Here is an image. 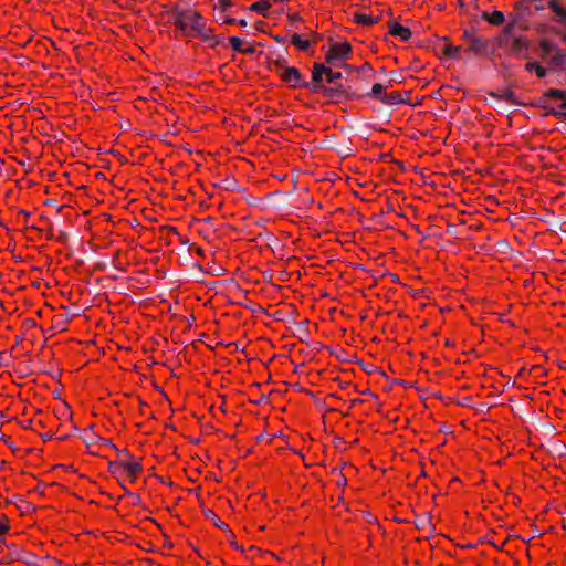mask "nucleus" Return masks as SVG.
I'll use <instances>...</instances> for the list:
<instances>
[{
	"instance_id": "b1692460",
	"label": "nucleus",
	"mask_w": 566,
	"mask_h": 566,
	"mask_svg": "<svg viewBox=\"0 0 566 566\" xmlns=\"http://www.w3.org/2000/svg\"><path fill=\"white\" fill-rule=\"evenodd\" d=\"M186 12H178L177 18L175 20V24L181 30L185 31L187 25L189 24V20L185 17Z\"/></svg>"
},
{
	"instance_id": "ddd939ff",
	"label": "nucleus",
	"mask_w": 566,
	"mask_h": 566,
	"mask_svg": "<svg viewBox=\"0 0 566 566\" xmlns=\"http://www.w3.org/2000/svg\"><path fill=\"white\" fill-rule=\"evenodd\" d=\"M84 441L85 443L87 444V447H91L95 443H99V444H103V446H108L111 447L112 449H115V446L111 442V440L108 439H105V438H102L99 436H96L94 432L91 431L90 434H87L86 437H84Z\"/></svg>"
},
{
	"instance_id": "f3484780",
	"label": "nucleus",
	"mask_w": 566,
	"mask_h": 566,
	"mask_svg": "<svg viewBox=\"0 0 566 566\" xmlns=\"http://www.w3.org/2000/svg\"><path fill=\"white\" fill-rule=\"evenodd\" d=\"M270 7H271V4L266 0H261V1L254 2L250 7V10L258 12L259 14H262L263 17H266Z\"/></svg>"
},
{
	"instance_id": "6e6552de",
	"label": "nucleus",
	"mask_w": 566,
	"mask_h": 566,
	"mask_svg": "<svg viewBox=\"0 0 566 566\" xmlns=\"http://www.w3.org/2000/svg\"><path fill=\"white\" fill-rule=\"evenodd\" d=\"M10 549L9 560H21L28 565L34 564L36 556L32 553L25 552L15 545H8Z\"/></svg>"
},
{
	"instance_id": "7c9ffc66",
	"label": "nucleus",
	"mask_w": 566,
	"mask_h": 566,
	"mask_svg": "<svg viewBox=\"0 0 566 566\" xmlns=\"http://www.w3.org/2000/svg\"><path fill=\"white\" fill-rule=\"evenodd\" d=\"M308 323V321H304V322H301V323H297L296 324V328H297V332L300 334H304L306 335L307 334V328H306V324Z\"/></svg>"
},
{
	"instance_id": "a19ab883",
	"label": "nucleus",
	"mask_w": 566,
	"mask_h": 566,
	"mask_svg": "<svg viewBox=\"0 0 566 566\" xmlns=\"http://www.w3.org/2000/svg\"><path fill=\"white\" fill-rule=\"evenodd\" d=\"M241 52H243V53H253L254 49L253 48L242 49Z\"/></svg>"
},
{
	"instance_id": "72a5a7b5",
	"label": "nucleus",
	"mask_w": 566,
	"mask_h": 566,
	"mask_svg": "<svg viewBox=\"0 0 566 566\" xmlns=\"http://www.w3.org/2000/svg\"><path fill=\"white\" fill-rule=\"evenodd\" d=\"M207 42H209L211 46H217L218 44H220L222 42V40L210 33V39Z\"/></svg>"
},
{
	"instance_id": "c9c22d12",
	"label": "nucleus",
	"mask_w": 566,
	"mask_h": 566,
	"mask_svg": "<svg viewBox=\"0 0 566 566\" xmlns=\"http://www.w3.org/2000/svg\"><path fill=\"white\" fill-rule=\"evenodd\" d=\"M114 450L117 452V454H119V455H125L127 459H132V455H130V453H129V451H128L127 449L118 450V449L115 447V449H114Z\"/></svg>"
},
{
	"instance_id": "0eeeda50",
	"label": "nucleus",
	"mask_w": 566,
	"mask_h": 566,
	"mask_svg": "<svg viewBox=\"0 0 566 566\" xmlns=\"http://www.w3.org/2000/svg\"><path fill=\"white\" fill-rule=\"evenodd\" d=\"M545 96L548 98H555L560 99V109H554L551 108L547 111L548 115L555 116V117H566V91L564 90H557V88H549L545 92Z\"/></svg>"
},
{
	"instance_id": "c85d7f7f",
	"label": "nucleus",
	"mask_w": 566,
	"mask_h": 566,
	"mask_svg": "<svg viewBox=\"0 0 566 566\" xmlns=\"http://www.w3.org/2000/svg\"><path fill=\"white\" fill-rule=\"evenodd\" d=\"M557 17L558 22H565L566 21V9L559 7L557 11L554 12Z\"/></svg>"
},
{
	"instance_id": "9b49d317",
	"label": "nucleus",
	"mask_w": 566,
	"mask_h": 566,
	"mask_svg": "<svg viewBox=\"0 0 566 566\" xmlns=\"http://www.w3.org/2000/svg\"><path fill=\"white\" fill-rule=\"evenodd\" d=\"M203 515L210 520L218 528L224 531L230 535L231 537H234L233 533L229 530L228 525L220 521L218 515L210 509L203 507L202 509Z\"/></svg>"
},
{
	"instance_id": "e433bc0d",
	"label": "nucleus",
	"mask_w": 566,
	"mask_h": 566,
	"mask_svg": "<svg viewBox=\"0 0 566 566\" xmlns=\"http://www.w3.org/2000/svg\"><path fill=\"white\" fill-rule=\"evenodd\" d=\"M560 6L556 0H549L548 8L553 10V12L557 11Z\"/></svg>"
},
{
	"instance_id": "a18cd8bd",
	"label": "nucleus",
	"mask_w": 566,
	"mask_h": 566,
	"mask_svg": "<svg viewBox=\"0 0 566 566\" xmlns=\"http://www.w3.org/2000/svg\"><path fill=\"white\" fill-rule=\"evenodd\" d=\"M342 66L347 70H354V67L349 66L348 64H342Z\"/></svg>"
},
{
	"instance_id": "864d4df0",
	"label": "nucleus",
	"mask_w": 566,
	"mask_h": 566,
	"mask_svg": "<svg viewBox=\"0 0 566 566\" xmlns=\"http://www.w3.org/2000/svg\"><path fill=\"white\" fill-rule=\"evenodd\" d=\"M3 465H4V462H1V463H0V468H2Z\"/></svg>"
},
{
	"instance_id": "8fccbe9b",
	"label": "nucleus",
	"mask_w": 566,
	"mask_h": 566,
	"mask_svg": "<svg viewBox=\"0 0 566 566\" xmlns=\"http://www.w3.org/2000/svg\"><path fill=\"white\" fill-rule=\"evenodd\" d=\"M458 3H459V6H461V7H462V6H464V3H463V1H462V0H459V1H458Z\"/></svg>"
},
{
	"instance_id": "473e14b6",
	"label": "nucleus",
	"mask_w": 566,
	"mask_h": 566,
	"mask_svg": "<svg viewBox=\"0 0 566 566\" xmlns=\"http://www.w3.org/2000/svg\"><path fill=\"white\" fill-rule=\"evenodd\" d=\"M9 530V523L7 518L0 521V534H4Z\"/></svg>"
},
{
	"instance_id": "6ab92c4d",
	"label": "nucleus",
	"mask_w": 566,
	"mask_h": 566,
	"mask_svg": "<svg viewBox=\"0 0 566 566\" xmlns=\"http://www.w3.org/2000/svg\"><path fill=\"white\" fill-rule=\"evenodd\" d=\"M491 95L499 99L511 102L512 104H515V105H522V103L517 102L513 92L510 90L504 91L502 94L492 93Z\"/></svg>"
},
{
	"instance_id": "de8ad7c7",
	"label": "nucleus",
	"mask_w": 566,
	"mask_h": 566,
	"mask_svg": "<svg viewBox=\"0 0 566 566\" xmlns=\"http://www.w3.org/2000/svg\"><path fill=\"white\" fill-rule=\"evenodd\" d=\"M136 500H134V503H137V501L139 500V496L135 495V494H132Z\"/></svg>"
},
{
	"instance_id": "1a4fd4ad",
	"label": "nucleus",
	"mask_w": 566,
	"mask_h": 566,
	"mask_svg": "<svg viewBox=\"0 0 566 566\" xmlns=\"http://www.w3.org/2000/svg\"><path fill=\"white\" fill-rule=\"evenodd\" d=\"M313 72L325 75L326 82H336L343 78V74L340 72H334L329 66H326L323 63H315L313 65Z\"/></svg>"
},
{
	"instance_id": "f257e3e1",
	"label": "nucleus",
	"mask_w": 566,
	"mask_h": 566,
	"mask_svg": "<svg viewBox=\"0 0 566 566\" xmlns=\"http://www.w3.org/2000/svg\"><path fill=\"white\" fill-rule=\"evenodd\" d=\"M272 70H274L282 78L284 83H286L291 87H303V80L298 69L294 66H286L283 61L276 60L272 63Z\"/></svg>"
},
{
	"instance_id": "09e8293b",
	"label": "nucleus",
	"mask_w": 566,
	"mask_h": 566,
	"mask_svg": "<svg viewBox=\"0 0 566 566\" xmlns=\"http://www.w3.org/2000/svg\"><path fill=\"white\" fill-rule=\"evenodd\" d=\"M274 2H286L287 0H273Z\"/></svg>"
},
{
	"instance_id": "cd10ccee",
	"label": "nucleus",
	"mask_w": 566,
	"mask_h": 566,
	"mask_svg": "<svg viewBox=\"0 0 566 566\" xmlns=\"http://www.w3.org/2000/svg\"><path fill=\"white\" fill-rule=\"evenodd\" d=\"M229 41H230L233 50H235L238 52L242 51V41L239 38L232 36L229 39Z\"/></svg>"
},
{
	"instance_id": "f03ea898",
	"label": "nucleus",
	"mask_w": 566,
	"mask_h": 566,
	"mask_svg": "<svg viewBox=\"0 0 566 566\" xmlns=\"http://www.w3.org/2000/svg\"><path fill=\"white\" fill-rule=\"evenodd\" d=\"M324 76L319 73L312 72V82H304L303 87L313 93H321L326 97H337L344 92L340 86H325L323 85Z\"/></svg>"
},
{
	"instance_id": "20e7f679",
	"label": "nucleus",
	"mask_w": 566,
	"mask_h": 566,
	"mask_svg": "<svg viewBox=\"0 0 566 566\" xmlns=\"http://www.w3.org/2000/svg\"><path fill=\"white\" fill-rule=\"evenodd\" d=\"M352 50V45L346 41L333 43L326 52V63L329 65H337L338 62H343L349 57Z\"/></svg>"
},
{
	"instance_id": "49530a36",
	"label": "nucleus",
	"mask_w": 566,
	"mask_h": 566,
	"mask_svg": "<svg viewBox=\"0 0 566 566\" xmlns=\"http://www.w3.org/2000/svg\"><path fill=\"white\" fill-rule=\"evenodd\" d=\"M136 500H134V503H137V501L139 500V496L135 495V494H132Z\"/></svg>"
},
{
	"instance_id": "58836bf2",
	"label": "nucleus",
	"mask_w": 566,
	"mask_h": 566,
	"mask_svg": "<svg viewBox=\"0 0 566 566\" xmlns=\"http://www.w3.org/2000/svg\"><path fill=\"white\" fill-rule=\"evenodd\" d=\"M229 538L231 539V545L235 548V549H239V551H243L242 546H239L235 541H233V537H231L229 535Z\"/></svg>"
},
{
	"instance_id": "aec40b11",
	"label": "nucleus",
	"mask_w": 566,
	"mask_h": 566,
	"mask_svg": "<svg viewBox=\"0 0 566 566\" xmlns=\"http://www.w3.org/2000/svg\"><path fill=\"white\" fill-rule=\"evenodd\" d=\"M291 42L302 51H306L310 46V42L307 40H302L301 35L297 33L292 35Z\"/></svg>"
},
{
	"instance_id": "2f4dec72",
	"label": "nucleus",
	"mask_w": 566,
	"mask_h": 566,
	"mask_svg": "<svg viewBox=\"0 0 566 566\" xmlns=\"http://www.w3.org/2000/svg\"><path fill=\"white\" fill-rule=\"evenodd\" d=\"M219 6L221 9V12H224L228 8L232 6V2L230 0H219Z\"/></svg>"
},
{
	"instance_id": "4c0bfd02",
	"label": "nucleus",
	"mask_w": 566,
	"mask_h": 566,
	"mask_svg": "<svg viewBox=\"0 0 566 566\" xmlns=\"http://www.w3.org/2000/svg\"><path fill=\"white\" fill-rule=\"evenodd\" d=\"M219 19L222 20V22L227 23V24H233L235 22V19L229 18V17H223L221 14H220Z\"/></svg>"
},
{
	"instance_id": "9d476101",
	"label": "nucleus",
	"mask_w": 566,
	"mask_h": 566,
	"mask_svg": "<svg viewBox=\"0 0 566 566\" xmlns=\"http://www.w3.org/2000/svg\"><path fill=\"white\" fill-rule=\"evenodd\" d=\"M388 27H389V33L391 35L400 38L402 41H408L412 35L410 29L399 24L396 21H389Z\"/></svg>"
},
{
	"instance_id": "603ef678",
	"label": "nucleus",
	"mask_w": 566,
	"mask_h": 566,
	"mask_svg": "<svg viewBox=\"0 0 566 566\" xmlns=\"http://www.w3.org/2000/svg\"><path fill=\"white\" fill-rule=\"evenodd\" d=\"M346 482V479H343V481H339V484H343Z\"/></svg>"
},
{
	"instance_id": "ea45409f",
	"label": "nucleus",
	"mask_w": 566,
	"mask_h": 566,
	"mask_svg": "<svg viewBox=\"0 0 566 566\" xmlns=\"http://www.w3.org/2000/svg\"><path fill=\"white\" fill-rule=\"evenodd\" d=\"M238 24L241 27V28H245L248 25V22L247 20L242 19V20H239L238 21Z\"/></svg>"
},
{
	"instance_id": "2eb2a0df",
	"label": "nucleus",
	"mask_w": 566,
	"mask_h": 566,
	"mask_svg": "<svg viewBox=\"0 0 566 566\" xmlns=\"http://www.w3.org/2000/svg\"><path fill=\"white\" fill-rule=\"evenodd\" d=\"M482 17L483 19L488 20L491 24L494 25H501L505 20L504 13L497 10L493 11L491 14L484 12Z\"/></svg>"
},
{
	"instance_id": "f8f14e48",
	"label": "nucleus",
	"mask_w": 566,
	"mask_h": 566,
	"mask_svg": "<svg viewBox=\"0 0 566 566\" xmlns=\"http://www.w3.org/2000/svg\"><path fill=\"white\" fill-rule=\"evenodd\" d=\"M118 464L127 471L132 479H135L136 474L143 470L142 463L139 461H120Z\"/></svg>"
},
{
	"instance_id": "dca6fc26",
	"label": "nucleus",
	"mask_w": 566,
	"mask_h": 566,
	"mask_svg": "<svg viewBox=\"0 0 566 566\" xmlns=\"http://www.w3.org/2000/svg\"><path fill=\"white\" fill-rule=\"evenodd\" d=\"M354 19L357 23L364 24V25H373L379 22V17H373L365 13H356L354 15Z\"/></svg>"
},
{
	"instance_id": "a878e982",
	"label": "nucleus",
	"mask_w": 566,
	"mask_h": 566,
	"mask_svg": "<svg viewBox=\"0 0 566 566\" xmlns=\"http://www.w3.org/2000/svg\"><path fill=\"white\" fill-rule=\"evenodd\" d=\"M528 105L533 106V107H541V108H547V97L545 96V94L543 96H541L539 98L531 102Z\"/></svg>"
},
{
	"instance_id": "3c124183",
	"label": "nucleus",
	"mask_w": 566,
	"mask_h": 566,
	"mask_svg": "<svg viewBox=\"0 0 566 566\" xmlns=\"http://www.w3.org/2000/svg\"><path fill=\"white\" fill-rule=\"evenodd\" d=\"M346 482V479H343V481H339V484H343Z\"/></svg>"
},
{
	"instance_id": "f704fd0d",
	"label": "nucleus",
	"mask_w": 566,
	"mask_h": 566,
	"mask_svg": "<svg viewBox=\"0 0 566 566\" xmlns=\"http://www.w3.org/2000/svg\"><path fill=\"white\" fill-rule=\"evenodd\" d=\"M359 73H365L371 71V66L369 63L365 62L359 69H357Z\"/></svg>"
},
{
	"instance_id": "4468645a",
	"label": "nucleus",
	"mask_w": 566,
	"mask_h": 566,
	"mask_svg": "<svg viewBox=\"0 0 566 566\" xmlns=\"http://www.w3.org/2000/svg\"><path fill=\"white\" fill-rule=\"evenodd\" d=\"M328 83L331 84V86H340V88L344 91L342 93V95H339L337 97H327L329 101L339 102L340 99L348 98L353 95L350 92V87L346 86L344 83H342V80H338L336 82H328Z\"/></svg>"
},
{
	"instance_id": "79ce46f5",
	"label": "nucleus",
	"mask_w": 566,
	"mask_h": 566,
	"mask_svg": "<svg viewBox=\"0 0 566 566\" xmlns=\"http://www.w3.org/2000/svg\"><path fill=\"white\" fill-rule=\"evenodd\" d=\"M535 9H536L537 11H542V10L544 9V6H543V4H541V3H537V6L535 7Z\"/></svg>"
},
{
	"instance_id": "39448f33",
	"label": "nucleus",
	"mask_w": 566,
	"mask_h": 566,
	"mask_svg": "<svg viewBox=\"0 0 566 566\" xmlns=\"http://www.w3.org/2000/svg\"><path fill=\"white\" fill-rule=\"evenodd\" d=\"M515 25L513 23L507 24L503 31V38L500 40V45H504L509 39L512 40L510 50L512 53H520L526 49L528 43L524 36H517L513 33Z\"/></svg>"
},
{
	"instance_id": "4be33fe9",
	"label": "nucleus",
	"mask_w": 566,
	"mask_h": 566,
	"mask_svg": "<svg viewBox=\"0 0 566 566\" xmlns=\"http://www.w3.org/2000/svg\"><path fill=\"white\" fill-rule=\"evenodd\" d=\"M381 102L389 105H395L401 103L400 94L398 92H392L390 94H384L381 97Z\"/></svg>"
},
{
	"instance_id": "5fc2aeb1",
	"label": "nucleus",
	"mask_w": 566,
	"mask_h": 566,
	"mask_svg": "<svg viewBox=\"0 0 566 566\" xmlns=\"http://www.w3.org/2000/svg\"><path fill=\"white\" fill-rule=\"evenodd\" d=\"M563 40L566 42V34L563 36Z\"/></svg>"
},
{
	"instance_id": "5701e85b",
	"label": "nucleus",
	"mask_w": 566,
	"mask_h": 566,
	"mask_svg": "<svg viewBox=\"0 0 566 566\" xmlns=\"http://www.w3.org/2000/svg\"><path fill=\"white\" fill-rule=\"evenodd\" d=\"M382 91H384V85L380 83H376L373 85L371 91L368 93V96H371L374 98L381 101V97H384Z\"/></svg>"
},
{
	"instance_id": "c756f323",
	"label": "nucleus",
	"mask_w": 566,
	"mask_h": 566,
	"mask_svg": "<svg viewBox=\"0 0 566 566\" xmlns=\"http://www.w3.org/2000/svg\"><path fill=\"white\" fill-rule=\"evenodd\" d=\"M553 61H554V63H556V64L560 65V64L565 63V61H566V55H565L563 52L558 51V52L554 55Z\"/></svg>"
},
{
	"instance_id": "a211bd4d",
	"label": "nucleus",
	"mask_w": 566,
	"mask_h": 566,
	"mask_svg": "<svg viewBox=\"0 0 566 566\" xmlns=\"http://www.w3.org/2000/svg\"><path fill=\"white\" fill-rule=\"evenodd\" d=\"M442 53L449 59L457 60L459 59V53L461 51V46H453L452 44H443L441 48Z\"/></svg>"
},
{
	"instance_id": "bb28decb",
	"label": "nucleus",
	"mask_w": 566,
	"mask_h": 566,
	"mask_svg": "<svg viewBox=\"0 0 566 566\" xmlns=\"http://www.w3.org/2000/svg\"><path fill=\"white\" fill-rule=\"evenodd\" d=\"M554 46L547 40L541 42V50L543 55H548L553 51Z\"/></svg>"
},
{
	"instance_id": "37998d69",
	"label": "nucleus",
	"mask_w": 566,
	"mask_h": 566,
	"mask_svg": "<svg viewBox=\"0 0 566 566\" xmlns=\"http://www.w3.org/2000/svg\"><path fill=\"white\" fill-rule=\"evenodd\" d=\"M115 467H119L118 462L117 463L116 462H111L109 463V468L111 469H114Z\"/></svg>"
},
{
	"instance_id": "412c9836",
	"label": "nucleus",
	"mask_w": 566,
	"mask_h": 566,
	"mask_svg": "<svg viewBox=\"0 0 566 566\" xmlns=\"http://www.w3.org/2000/svg\"><path fill=\"white\" fill-rule=\"evenodd\" d=\"M525 69L527 71H534L536 72V75L539 77V78H543L546 76V70L539 65L538 63L536 62H530L525 65Z\"/></svg>"
},
{
	"instance_id": "423d86ee",
	"label": "nucleus",
	"mask_w": 566,
	"mask_h": 566,
	"mask_svg": "<svg viewBox=\"0 0 566 566\" xmlns=\"http://www.w3.org/2000/svg\"><path fill=\"white\" fill-rule=\"evenodd\" d=\"M185 17L189 20V25L192 30L202 38L203 41H208L210 39L211 29L206 28L203 24V18L200 13L196 11H186Z\"/></svg>"
},
{
	"instance_id": "393cba45",
	"label": "nucleus",
	"mask_w": 566,
	"mask_h": 566,
	"mask_svg": "<svg viewBox=\"0 0 566 566\" xmlns=\"http://www.w3.org/2000/svg\"><path fill=\"white\" fill-rule=\"evenodd\" d=\"M416 526L420 530H423L426 528L427 526H429L431 530H433L434 527L430 524V515H424V516H421L419 517L417 521H416Z\"/></svg>"
},
{
	"instance_id": "7ed1b4c3",
	"label": "nucleus",
	"mask_w": 566,
	"mask_h": 566,
	"mask_svg": "<svg viewBox=\"0 0 566 566\" xmlns=\"http://www.w3.org/2000/svg\"><path fill=\"white\" fill-rule=\"evenodd\" d=\"M462 39L467 42V50L475 55H488L490 53V43L486 39L476 35L474 30H464Z\"/></svg>"
},
{
	"instance_id": "c03bdc74",
	"label": "nucleus",
	"mask_w": 566,
	"mask_h": 566,
	"mask_svg": "<svg viewBox=\"0 0 566 566\" xmlns=\"http://www.w3.org/2000/svg\"><path fill=\"white\" fill-rule=\"evenodd\" d=\"M196 251L198 254L203 255V250L201 248H197Z\"/></svg>"
}]
</instances>
